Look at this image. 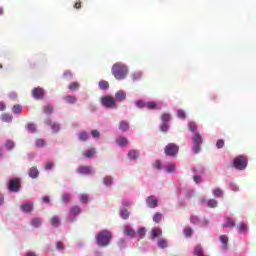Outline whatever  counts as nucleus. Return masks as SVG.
<instances>
[{"label":"nucleus","mask_w":256,"mask_h":256,"mask_svg":"<svg viewBox=\"0 0 256 256\" xmlns=\"http://www.w3.org/2000/svg\"><path fill=\"white\" fill-rule=\"evenodd\" d=\"M113 239V234L108 230H102L96 235V243L98 247H108Z\"/></svg>","instance_id":"nucleus-1"},{"label":"nucleus","mask_w":256,"mask_h":256,"mask_svg":"<svg viewBox=\"0 0 256 256\" xmlns=\"http://www.w3.org/2000/svg\"><path fill=\"white\" fill-rule=\"evenodd\" d=\"M127 73H129L127 66L123 63L118 62L112 66V75H114L115 79L118 81L125 79V77H127Z\"/></svg>","instance_id":"nucleus-2"},{"label":"nucleus","mask_w":256,"mask_h":256,"mask_svg":"<svg viewBox=\"0 0 256 256\" xmlns=\"http://www.w3.org/2000/svg\"><path fill=\"white\" fill-rule=\"evenodd\" d=\"M248 163L249 160L243 155L236 157L233 161L235 169H238L239 171H245V169H247Z\"/></svg>","instance_id":"nucleus-3"},{"label":"nucleus","mask_w":256,"mask_h":256,"mask_svg":"<svg viewBox=\"0 0 256 256\" xmlns=\"http://www.w3.org/2000/svg\"><path fill=\"white\" fill-rule=\"evenodd\" d=\"M192 143V151H194V153L196 154L199 153L201 151V145H203V137L201 136V134L194 133L192 137Z\"/></svg>","instance_id":"nucleus-4"},{"label":"nucleus","mask_w":256,"mask_h":256,"mask_svg":"<svg viewBox=\"0 0 256 256\" xmlns=\"http://www.w3.org/2000/svg\"><path fill=\"white\" fill-rule=\"evenodd\" d=\"M8 190L10 193H19L21 191V179L11 178L8 182Z\"/></svg>","instance_id":"nucleus-5"},{"label":"nucleus","mask_w":256,"mask_h":256,"mask_svg":"<svg viewBox=\"0 0 256 256\" xmlns=\"http://www.w3.org/2000/svg\"><path fill=\"white\" fill-rule=\"evenodd\" d=\"M101 104L103 107H106L108 109H115L117 107V102H115V98L110 95L103 96L101 98Z\"/></svg>","instance_id":"nucleus-6"},{"label":"nucleus","mask_w":256,"mask_h":256,"mask_svg":"<svg viewBox=\"0 0 256 256\" xmlns=\"http://www.w3.org/2000/svg\"><path fill=\"white\" fill-rule=\"evenodd\" d=\"M164 153L167 156L175 157L179 153V146L175 143H169L165 146Z\"/></svg>","instance_id":"nucleus-7"},{"label":"nucleus","mask_w":256,"mask_h":256,"mask_svg":"<svg viewBox=\"0 0 256 256\" xmlns=\"http://www.w3.org/2000/svg\"><path fill=\"white\" fill-rule=\"evenodd\" d=\"M77 173L80 175H93L95 170L91 166H80L77 168Z\"/></svg>","instance_id":"nucleus-8"},{"label":"nucleus","mask_w":256,"mask_h":256,"mask_svg":"<svg viewBox=\"0 0 256 256\" xmlns=\"http://www.w3.org/2000/svg\"><path fill=\"white\" fill-rule=\"evenodd\" d=\"M146 203L150 209H155L159 205V200H157V197L155 195H151L146 198Z\"/></svg>","instance_id":"nucleus-9"},{"label":"nucleus","mask_w":256,"mask_h":256,"mask_svg":"<svg viewBox=\"0 0 256 256\" xmlns=\"http://www.w3.org/2000/svg\"><path fill=\"white\" fill-rule=\"evenodd\" d=\"M46 125L52 129L53 133H59L61 131V124L57 122H52L51 119L46 120Z\"/></svg>","instance_id":"nucleus-10"},{"label":"nucleus","mask_w":256,"mask_h":256,"mask_svg":"<svg viewBox=\"0 0 256 256\" xmlns=\"http://www.w3.org/2000/svg\"><path fill=\"white\" fill-rule=\"evenodd\" d=\"M32 95L34 99H43L45 92L43 91V88L37 87L32 90Z\"/></svg>","instance_id":"nucleus-11"},{"label":"nucleus","mask_w":256,"mask_h":256,"mask_svg":"<svg viewBox=\"0 0 256 256\" xmlns=\"http://www.w3.org/2000/svg\"><path fill=\"white\" fill-rule=\"evenodd\" d=\"M161 235H163V230H161V228L154 227L151 229L150 239H157V237H161Z\"/></svg>","instance_id":"nucleus-12"},{"label":"nucleus","mask_w":256,"mask_h":256,"mask_svg":"<svg viewBox=\"0 0 256 256\" xmlns=\"http://www.w3.org/2000/svg\"><path fill=\"white\" fill-rule=\"evenodd\" d=\"M220 242L222 243V250L227 251L229 249V237L227 235H221Z\"/></svg>","instance_id":"nucleus-13"},{"label":"nucleus","mask_w":256,"mask_h":256,"mask_svg":"<svg viewBox=\"0 0 256 256\" xmlns=\"http://www.w3.org/2000/svg\"><path fill=\"white\" fill-rule=\"evenodd\" d=\"M125 99H127V94H125V92L123 90H119L118 92H116L115 94V102H121V101H125Z\"/></svg>","instance_id":"nucleus-14"},{"label":"nucleus","mask_w":256,"mask_h":256,"mask_svg":"<svg viewBox=\"0 0 256 256\" xmlns=\"http://www.w3.org/2000/svg\"><path fill=\"white\" fill-rule=\"evenodd\" d=\"M119 129L123 132H127L130 129L129 122L127 120H121L118 125Z\"/></svg>","instance_id":"nucleus-15"},{"label":"nucleus","mask_w":256,"mask_h":256,"mask_svg":"<svg viewBox=\"0 0 256 256\" xmlns=\"http://www.w3.org/2000/svg\"><path fill=\"white\" fill-rule=\"evenodd\" d=\"M63 99L68 105H75L77 103V97L73 95L64 96Z\"/></svg>","instance_id":"nucleus-16"},{"label":"nucleus","mask_w":256,"mask_h":256,"mask_svg":"<svg viewBox=\"0 0 256 256\" xmlns=\"http://www.w3.org/2000/svg\"><path fill=\"white\" fill-rule=\"evenodd\" d=\"M28 175L31 177V179H37L39 177V170L37 167L33 166L29 169Z\"/></svg>","instance_id":"nucleus-17"},{"label":"nucleus","mask_w":256,"mask_h":256,"mask_svg":"<svg viewBox=\"0 0 256 256\" xmlns=\"http://www.w3.org/2000/svg\"><path fill=\"white\" fill-rule=\"evenodd\" d=\"M146 109H149L150 111H156L157 109H161V106L156 102L150 101L146 102Z\"/></svg>","instance_id":"nucleus-18"},{"label":"nucleus","mask_w":256,"mask_h":256,"mask_svg":"<svg viewBox=\"0 0 256 256\" xmlns=\"http://www.w3.org/2000/svg\"><path fill=\"white\" fill-rule=\"evenodd\" d=\"M124 233L128 237H135V235H137V232H135V230H133L129 225L124 226Z\"/></svg>","instance_id":"nucleus-19"},{"label":"nucleus","mask_w":256,"mask_h":256,"mask_svg":"<svg viewBox=\"0 0 256 256\" xmlns=\"http://www.w3.org/2000/svg\"><path fill=\"white\" fill-rule=\"evenodd\" d=\"M21 211L24 213H31L33 211V204L31 203H24L20 206Z\"/></svg>","instance_id":"nucleus-20"},{"label":"nucleus","mask_w":256,"mask_h":256,"mask_svg":"<svg viewBox=\"0 0 256 256\" xmlns=\"http://www.w3.org/2000/svg\"><path fill=\"white\" fill-rule=\"evenodd\" d=\"M128 157L132 161L139 159V150H131L128 152Z\"/></svg>","instance_id":"nucleus-21"},{"label":"nucleus","mask_w":256,"mask_h":256,"mask_svg":"<svg viewBox=\"0 0 256 256\" xmlns=\"http://www.w3.org/2000/svg\"><path fill=\"white\" fill-rule=\"evenodd\" d=\"M50 223L52 227H61V220L59 219V216H53L50 219Z\"/></svg>","instance_id":"nucleus-22"},{"label":"nucleus","mask_w":256,"mask_h":256,"mask_svg":"<svg viewBox=\"0 0 256 256\" xmlns=\"http://www.w3.org/2000/svg\"><path fill=\"white\" fill-rule=\"evenodd\" d=\"M226 223L222 225V227L225 228H229V227H235V220L230 218V217H226Z\"/></svg>","instance_id":"nucleus-23"},{"label":"nucleus","mask_w":256,"mask_h":256,"mask_svg":"<svg viewBox=\"0 0 256 256\" xmlns=\"http://www.w3.org/2000/svg\"><path fill=\"white\" fill-rule=\"evenodd\" d=\"M81 213V207L79 206H73L70 210V215L72 217H77Z\"/></svg>","instance_id":"nucleus-24"},{"label":"nucleus","mask_w":256,"mask_h":256,"mask_svg":"<svg viewBox=\"0 0 256 256\" xmlns=\"http://www.w3.org/2000/svg\"><path fill=\"white\" fill-rule=\"evenodd\" d=\"M116 143H118L120 147H125L127 143H129V140L125 137H119L116 139Z\"/></svg>","instance_id":"nucleus-25"},{"label":"nucleus","mask_w":256,"mask_h":256,"mask_svg":"<svg viewBox=\"0 0 256 256\" xmlns=\"http://www.w3.org/2000/svg\"><path fill=\"white\" fill-rule=\"evenodd\" d=\"M30 224L32 227H35L36 229H39L41 227V218H34L30 221Z\"/></svg>","instance_id":"nucleus-26"},{"label":"nucleus","mask_w":256,"mask_h":256,"mask_svg":"<svg viewBox=\"0 0 256 256\" xmlns=\"http://www.w3.org/2000/svg\"><path fill=\"white\" fill-rule=\"evenodd\" d=\"M43 113H45V115H51V113H53V111H54V108H53V106L52 105H45V106H43Z\"/></svg>","instance_id":"nucleus-27"},{"label":"nucleus","mask_w":256,"mask_h":256,"mask_svg":"<svg viewBox=\"0 0 256 256\" xmlns=\"http://www.w3.org/2000/svg\"><path fill=\"white\" fill-rule=\"evenodd\" d=\"M95 153L96 151L94 148L86 150L84 153V157H86V159H91V157H95Z\"/></svg>","instance_id":"nucleus-28"},{"label":"nucleus","mask_w":256,"mask_h":256,"mask_svg":"<svg viewBox=\"0 0 256 256\" xmlns=\"http://www.w3.org/2000/svg\"><path fill=\"white\" fill-rule=\"evenodd\" d=\"M99 87L100 89H102L103 91H106L107 89H109V82L108 81H105V80H102L99 82Z\"/></svg>","instance_id":"nucleus-29"},{"label":"nucleus","mask_w":256,"mask_h":256,"mask_svg":"<svg viewBox=\"0 0 256 256\" xmlns=\"http://www.w3.org/2000/svg\"><path fill=\"white\" fill-rule=\"evenodd\" d=\"M217 205H218V202L215 199H210L207 201V207H209L210 209H215Z\"/></svg>","instance_id":"nucleus-30"},{"label":"nucleus","mask_w":256,"mask_h":256,"mask_svg":"<svg viewBox=\"0 0 256 256\" xmlns=\"http://www.w3.org/2000/svg\"><path fill=\"white\" fill-rule=\"evenodd\" d=\"M162 219H163V214L162 213L157 212L153 216L154 223H161Z\"/></svg>","instance_id":"nucleus-31"},{"label":"nucleus","mask_w":256,"mask_h":256,"mask_svg":"<svg viewBox=\"0 0 256 256\" xmlns=\"http://www.w3.org/2000/svg\"><path fill=\"white\" fill-rule=\"evenodd\" d=\"M1 120L4 123H11L13 121V116L8 115V114H3L2 117H1Z\"/></svg>","instance_id":"nucleus-32"},{"label":"nucleus","mask_w":256,"mask_h":256,"mask_svg":"<svg viewBox=\"0 0 256 256\" xmlns=\"http://www.w3.org/2000/svg\"><path fill=\"white\" fill-rule=\"evenodd\" d=\"M161 121L162 123H169V121H171V114L169 113L162 114Z\"/></svg>","instance_id":"nucleus-33"},{"label":"nucleus","mask_w":256,"mask_h":256,"mask_svg":"<svg viewBox=\"0 0 256 256\" xmlns=\"http://www.w3.org/2000/svg\"><path fill=\"white\" fill-rule=\"evenodd\" d=\"M104 185L111 187V185H113V178L111 176L104 177Z\"/></svg>","instance_id":"nucleus-34"},{"label":"nucleus","mask_w":256,"mask_h":256,"mask_svg":"<svg viewBox=\"0 0 256 256\" xmlns=\"http://www.w3.org/2000/svg\"><path fill=\"white\" fill-rule=\"evenodd\" d=\"M5 147L8 151H11L15 148V142H13L12 140H7L5 143Z\"/></svg>","instance_id":"nucleus-35"},{"label":"nucleus","mask_w":256,"mask_h":256,"mask_svg":"<svg viewBox=\"0 0 256 256\" xmlns=\"http://www.w3.org/2000/svg\"><path fill=\"white\" fill-rule=\"evenodd\" d=\"M167 246H168L167 240H165V239L158 240V247L160 249H166Z\"/></svg>","instance_id":"nucleus-36"},{"label":"nucleus","mask_w":256,"mask_h":256,"mask_svg":"<svg viewBox=\"0 0 256 256\" xmlns=\"http://www.w3.org/2000/svg\"><path fill=\"white\" fill-rule=\"evenodd\" d=\"M12 111H13V113H15L16 115H19V114H21V112L23 111V108H21V105L16 104V105L13 106Z\"/></svg>","instance_id":"nucleus-37"},{"label":"nucleus","mask_w":256,"mask_h":256,"mask_svg":"<svg viewBox=\"0 0 256 256\" xmlns=\"http://www.w3.org/2000/svg\"><path fill=\"white\" fill-rule=\"evenodd\" d=\"M78 137L80 141H87V139H89V135L87 134V132H80L78 134Z\"/></svg>","instance_id":"nucleus-38"},{"label":"nucleus","mask_w":256,"mask_h":256,"mask_svg":"<svg viewBox=\"0 0 256 256\" xmlns=\"http://www.w3.org/2000/svg\"><path fill=\"white\" fill-rule=\"evenodd\" d=\"M79 87H80L79 82H72V83L69 85L70 91H77V89H79Z\"/></svg>","instance_id":"nucleus-39"},{"label":"nucleus","mask_w":256,"mask_h":256,"mask_svg":"<svg viewBox=\"0 0 256 256\" xmlns=\"http://www.w3.org/2000/svg\"><path fill=\"white\" fill-rule=\"evenodd\" d=\"M190 221L191 223H193V225H199V223H201V220H199V217L195 215L190 216Z\"/></svg>","instance_id":"nucleus-40"},{"label":"nucleus","mask_w":256,"mask_h":256,"mask_svg":"<svg viewBox=\"0 0 256 256\" xmlns=\"http://www.w3.org/2000/svg\"><path fill=\"white\" fill-rule=\"evenodd\" d=\"M214 197H223V190L221 188H216L213 190Z\"/></svg>","instance_id":"nucleus-41"},{"label":"nucleus","mask_w":256,"mask_h":256,"mask_svg":"<svg viewBox=\"0 0 256 256\" xmlns=\"http://www.w3.org/2000/svg\"><path fill=\"white\" fill-rule=\"evenodd\" d=\"M35 145H36V147L41 148V147H45V145H47V143L43 139H37L35 142Z\"/></svg>","instance_id":"nucleus-42"},{"label":"nucleus","mask_w":256,"mask_h":256,"mask_svg":"<svg viewBox=\"0 0 256 256\" xmlns=\"http://www.w3.org/2000/svg\"><path fill=\"white\" fill-rule=\"evenodd\" d=\"M185 237H191L193 235V229L191 227H187L183 230Z\"/></svg>","instance_id":"nucleus-43"},{"label":"nucleus","mask_w":256,"mask_h":256,"mask_svg":"<svg viewBox=\"0 0 256 256\" xmlns=\"http://www.w3.org/2000/svg\"><path fill=\"white\" fill-rule=\"evenodd\" d=\"M136 107H139V109H143L147 107V102H145L144 100H138L136 101Z\"/></svg>","instance_id":"nucleus-44"},{"label":"nucleus","mask_w":256,"mask_h":256,"mask_svg":"<svg viewBox=\"0 0 256 256\" xmlns=\"http://www.w3.org/2000/svg\"><path fill=\"white\" fill-rule=\"evenodd\" d=\"M188 128L192 133H195L197 131V124L195 122H189Z\"/></svg>","instance_id":"nucleus-45"},{"label":"nucleus","mask_w":256,"mask_h":256,"mask_svg":"<svg viewBox=\"0 0 256 256\" xmlns=\"http://www.w3.org/2000/svg\"><path fill=\"white\" fill-rule=\"evenodd\" d=\"M216 147H217V149H223V147H225V140L219 139V140L216 142Z\"/></svg>","instance_id":"nucleus-46"},{"label":"nucleus","mask_w":256,"mask_h":256,"mask_svg":"<svg viewBox=\"0 0 256 256\" xmlns=\"http://www.w3.org/2000/svg\"><path fill=\"white\" fill-rule=\"evenodd\" d=\"M160 131H162V133H167V131H169V125L162 122V125H160Z\"/></svg>","instance_id":"nucleus-47"},{"label":"nucleus","mask_w":256,"mask_h":256,"mask_svg":"<svg viewBox=\"0 0 256 256\" xmlns=\"http://www.w3.org/2000/svg\"><path fill=\"white\" fill-rule=\"evenodd\" d=\"M62 201L63 203H69L71 201V194H63Z\"/></svg>","instance_id":"nucleus-48"},{"label":"nucleus","mask_w":256,"mask_h":256,"mask_svg":"<svg viewBox=\"0 0 256 256\" xmlns=\"http://www.w3.org/2000/svg\"><path fill=\"white\" fill-rule=\"evenodd\" d=\"M56 249L57 251H63V249H65V244L61 241L56 242Z\"/></svg>","instance_id":"nucleus-49"},{"label":"nucleus","mask_w":256,"mask_h":256,"mask_svg":"<svg viewBox=\"0 0 256 256\" xmlns=\"http://www.w3.org/2000/svg\"><path fill=\"white\" fill-rule=\"evenodd\" d=\"M120 216L122 217V219H129V211H127L125 209L121 210Z\"/></svg>","instance_id":"nucleus-50"},{"label":"nucleus","mask_w":256,"mask_h":256,"mask_svg":"<svg viewBox=\"0 0 256 256\" xmlns=\"http://www.w3.org/2000/svg\"><path fill=\"white\" fill-rule=\"evenodd\" d=\"M187 116L185 115V111L177 110V118L178 119H185Z\"/></svg>","instance_id":"nucleus-51"},{"label":"nucleus","mask_w":256,"mask_h":256,"mask_svg":"<svg viewBox=\"0 0 256 256\" xmlns=\"http://www.w3.org/2000/svg\"><path fill=\"white\" fill-rule=\"evenodd\" d=\"M27 129L28 131H30V133H35L37 131V127L35 126V124H28Z\"/></svg>","instance_id":"nucleus-52"},{"label":"nucleus","mask_w":256,"mask_h":256,"mask_svg":"<svg viewBox=\"0 0 256 256\" xmlns=\"http://www.w3.org/2000/svg\"><path fill=\"white\" fill-rule=\"evenodd\" d=\"M137 233H138L140 239H143V237H145V233H146L145 228H143V227L139 228Z\"/></svg>","instance_id":"nucleus-53"},{"label":"nucleus","mask_w":256,"mask_h":256,"mask_svg":"<svg viewBox=\"0 0 256 256\" xmlns=\"http://www.w3.org/2000/svg\"><path fill=\"white\" fill-rule=\"evenodd\" d=\"M167 169V172L168 173H174L176 167H175V164H168V166L166 167Z\"/></svg>","instance_id":"nucleus-54"},{"label":"nucleus","mask_w":256,"mask_h":256,"mask_svg":"<svg viewBox=\"0 0 256 256\" xmlns=\"http://www.w3.org/2000/svg\"><path fill=\"white\" fill-rule=\"evenodd\" d=\"M238 230H239V233H245V232L247 231V224L242 223V224L239 226Z\"/></svg>","instance_id":"nucleus-55"},{"label":"nucleus","mask_w":256,"mask_h":256,"mask_svg":"<svg viewBox=\"0 0 256 256\" xmlns=\"http://www.w3.org/2000/svg\"><path fill=\"white\" fill-rule=\"evenodd\" d=\"M132 79L133 81H139V79H141V73L135 72L134 74H132Z\"/></svg>","instance_id":"nucleus-56"},{"label":"nucleus","mask_w":256,"mask_h":256,"mask_svg":"<svg viewBox=\"0 0 256 256\" xmlns=\"http://www.w3.org/2000/svg\"><path fill=\"white\" fill-rule=\"evenodd\" d=\"M53 167H55V164L53 162H47L45 165L46 171H51V169H53Z\"/></svg>","instance_id":"nucleus-57"},{"label":"nucleus","mask_w":256,"mask_h":256,"mask_svg":"<svg viewBox=\"0 0 256 256\" xmlns=\"http://www.w3.org/2000/svg\"><path fill=\"white\" fill-rule=\"evenodd\" d=\"M82 203H87L89 201V196L87 194H82L80 197Z\"/></svg>","instance_id":"nucleus-58"},{"label":"nucleus","mask_w":256,"mask_h":256,"mask_svg":"<svg viewBox=\"0 0 256 256\" xmlns=\"http://www.w3.org/2000/svg\"><path fill=\"white\" fill-rule=\"evenodd\" d=\"M91 135L92 137H94V139H99V137L101 136V133H99L98 130H92Z\"/></svg>","instance_id":"nucleus-59"},{"label":"nucleus","mask_w":256,"mask_h":256,"mask_svg":"<svg viewBox=\"0 0 256 256\" xmlns=\"http://www.w3.org/2000/svg\"><path fill=\"white\" fill-rule=\"evenodd\" d=\"M154 166L156 169H163V164H161V161L159 160L154 163Z\"/></svg>","instance_id":"nucleus-60"},{"label":"nucleus","mask_w":256,"mask_h":256,"mask_svg":"<svg viewBox=\"0 0 256 256\" xmlns=\"http://www.w3.org/2000/svg\"><path fill=\"white\" fill-rule=\"evenodd\" d=\"M193 179H194V182H195V183H201V176L195 175V176L193 177Z\"/></svg>","instance_id":"nucleus-61"},{"label":"nucleus","mask_w":256,"mask_h":256,"mask_svg":"<svg viewBox=\"0 0 256 256\" xmlns=\"http://www.w3.org/2000/svg\"><path fill=\"white\" fill-rule=\"evenodd\" d=\"M64 77L71 78V77H73V73H71V71L67 70L64 72Z\"/></svg>","instance_id":"nucleus-62"},{"label":"nucleus","mask_w":256,"mask_h":256,"mask_svg":"<svg viewBox=\"0 0 256 256\" xmlns=\"http://www.w3.org/2000/svg\"><path fill=\"white\" fill-rule=\"evenodd\" d=\"M42 200L44 203H49L51 200L49 199V196L42 197Z\"/></svg>","instance_id":"nucleus-63"},{"label":"nucleus","mask_w":256,"mask_h":256,"mask_svg":"<svg viewBox=\"0 0 256 256\" xmlns=\"http://www.w3.org/2000/svg\"><path fill=\"white\" fill-rule=\"evenodd\" d=\"M75 9H81V2H76L74 5Z\"/></svg>","instance_id":"nucleus-64"}]
</instances>
